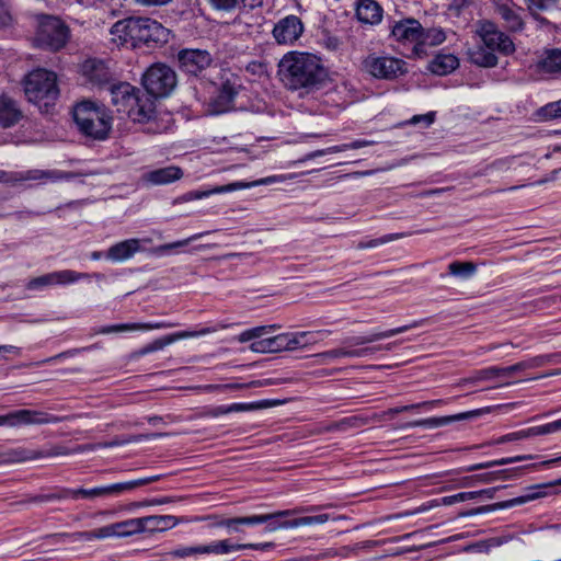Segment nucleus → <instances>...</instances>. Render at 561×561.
<instances>
[{"mask_svg":"<svg viewBox=\"0 0 561 561\" xmlns=\"http://www.w3.org/2000/svg\"><path fill=\"white\" fill-rule=\"evenodd\" d=\"M278 75L287 89L310 92L323 82L327 71L318 56L289 51L279 60Z\"/></svg>","mask_w":561,"mask_h":561,"instance_id":"f257e3e1","label":"nucleus"},{"mask_svg":"<svg viewBox=\"0 0 561 561\" xmlns=\"http://www.w3.org/2000/svg\"><path fill=\"white\" fill-rule=\"evenodd\" d=\"M110 95L117 112L126 114L134 122L146 123L154 115L153 99L128 82L111 85Z\"/></svg>","mask_w":561,"mask_h":561,"instance_id":"f03ea898","label":"nucleus"},{"mask_svg":"<svg viewBox=\"0 0 561 561\" xmlns=\"http://www.w3.org/2000/svg\"><path fill=\"white\" fill-rule=\"evenodd\" d=\"M73 119L79 131L93 140H105L112 128V117L106 108L91 101L75 106Z\"/></svg>","mask_w":561,"mask_h":561,"instance_id":"7ed1b4c3","label":"nucleus"},{"mask_svg":"<svg viewBox=\"0 0 561 561\" xmlns=\"http://www.w3.org/2000/svg\"><path fill=\"white\" fill-rule=\"evenodd\" d=\"M23 84L25 96L39 110L47 112L58 99L57 76L53 71L35 69L25 77Z\"/></svg>","mask_w":561,"mask_h":561,"instance_id":"20e7f679","label":"nucleus"},{"mask_svg":"<svg viewBox=\"0 0 561 561\" xmlns=\"http://www.w3.org/2000/svg\"><path fill=\"white\" fill-rule=\"evenodd\" d=\"M69 34L68 26L59 18L43 15L38 21L36 43L39 47L56 51L66 45Z\"/></svg>","mask_w":561,"mask_h":561,"instance_id":"39448f33","label":"nucleus"},{"mask_svg":"<svg viewBox=\"0 0 561 561\" xmlns=\"http://www.w3.org/2000/svg\"><path fill=\"white\" fill-rule=\"evenodd\" d=\"M142 84L147 95L163 98L169 95L176 85V75L164 64H154L142 76Z\"/></svg>","mask_w":561,"mask_h":561,"instance_id":"423d86ee","label":"nucleus"},{"mask_svg":"<svg viewBox=\"0 0 561 561\" xmlns=\"http://www.w3.org/2000/svg\"><path fill=\"white\" fill-rule=\"evenodd\" d=\"M131 35L134 48L141 44L151 47L152 45L168 43L170 32L156 20L150 18L133 16Z\"/></svg>","mask_w":561,"mask_h":561,"instance_id":"0eeeda50","label":"nucleus"},{"mask_svg":"<svg viewBox=\"0 0 561 561\" xmlns=\"http://www.w3.org/2000/svg\"><path fill=\"white\" fill-rule=\"evenodd\" d=\"M363 66L374 78L383 80H394L408 72V64L403 59L389 55H368Z\"/></svg>","mask_w":561,"mask_h":561,"instance_id":"6e6552de","label":"nucleus"},{"mask_svg":"<svg viewBox=\"0 0 561 561\" xmlns=\"http://www.w3.org/2000/svg\"><path fill=\"white\" fill-rule=\"evenodd\" d=\"M71 451L60 445H53L48 448H32L26 446H18L0 451V465L21 463L26 461L39 460L43 458H51L57 456H66Z\"/></svg>","mask_w":561,"mask_h":561,"instance_id":"1a4fd4ad","label":"nucleus"},{"mask_svg":"<svg viewBox=\"0 0 561 561\" xmlns=\"http://www.w3.org/2000/svg\"><path fill=\"white\" fill-rule=\"evenodd\" d=\"M330 330L287 332L270 336L273 353L294 351L328 337Z\"/></svg>","mask_w":561,"mask_h":561,"instance_id":"9d476101","label":"nucleus"},{"mask_svg":"<svg viewBox=\"0 0 561 561\" xmlns=\"http://www.w3.org/2000/svg\"><path fill=\"white\" fill-rule=\"evenodd\" d=\"M162 476H150L146 478H140L136 480L118 482L110 485H101L92 489H76V500L84 499V500H94L96 497H105L111 495H118L121 493L131 491L138 486H142L156 481H159Z\"/></svg>","mask_w":561,"mask_h":561,"instance_id":"9b49d317","label":"nucleus"},{"mask_svg":"<svg viewBox=\"0 0 561 561\" xmlns=\"http://www.w3.org/2000/svg\"><path fill=\"white\" fill-rule=\"evenodd\" d=\"M390 36L401 45H412V53L415 56L422 55L420 39L422 37V25L415 19H402L390 25Z\"/></svg>","mask_w":561,"mask_h":561,"instance_id":"f8f14e48","label":"nucleus"},{"mask_svg":"<svg viewBox=\"0 0 561 561\" xmlns=\"http://www.w3.org/2000/svg\"><path fill=\"white\" fill-rule=\"evenodd\" d=\"M61 419L57 415L38 411L22 409L0 415V426L16 427L23 425L56 424Z\"/></svg>","mask_w":561,"mask_h":561,"instance_id":"ddd939ff","label":"nucleus"},{"mask_svg":"<svg viewBox=\"0 0 561 561\" xmlns=\"http://www.w3.org/2000/svg\"><path fill=\"white\" fill-rule=\"evenodd\" d=\"M227 328H228V324L218 323L215 327L203 328L199 331H181V332L168 334L165 336L156 339L151 343L142 346L141 348L136 351L134 355L136 357H141V356H145L147 354L161 351L165 346H168V345H170V344H172V343H174V342H176L179 340L187 339V337H195V336H201V335H206V334H210V333H214V332H216L218 330H224V329H227Z\"/></svg>","mask_w":561,"mask_h":561,"instance_id":"4468645a","label":"nucleus"},{"mask_svg":"<svg viewBox=\"0 0 561 561\" xmlns=\"http://www.w3.org/2000/svg\"><path fill=\"white\" fill-rule=\"evenodd\" d=\"M178 62L184 72L197 76L211 65L213 57L205 49L184 48L178 53Z\"/></svg>","mask_w":561,"mask_h":561,"instance_id":"2eb2a0df","label":"nucleus"},{"mask_svg":"<svg viewBox=\"0 0 561 561\" xmlns=\"http://www.w3.org/2000/svg\"><path fill=\"white\" fill-rule=\"evenodd\" d=\"M89 277V274L79 273L72 270H62L51 272L28 280L26 288L28 290H41L51 285H68Z\"/></svg>","mask_w":561,"mask_h":561,"instance_id":"dca6fc26","label":"nucleus"},{"mask_svg":"<svg viewBox=\"0 0 561 561\" xmlns=\"http://www.w3.org/2000/svg\"><path fill=\"white\" fill-rule=\"evenodd\" d=\"M479 34L483 45L494 53L499 51L503 55H510L515 50V45L510 36L499 31L492 22H484Z\"/></svg>","mask_w":561,"mask_h":561,"instance_id":"f3484780","label":"nucleus"},{"mask_svg":"<svg viewBox=\"0 0 561 561\" xmlns=\"http://www.w3.org/2000/svg\"><path fill=\"white\" fill-rule=\"evenodd\" d=\"M8 178L9 183L32 181L37 182L38 184H46L48 182L56 183L64 180H70L73 178V174L60 170L32 169L22 172L8 173Z\"/></svg>","mask_w":561,"mask_h":561,"instance_id":"a211bd4d","label":"nucleus"},{"mask_svg":"<svg viewBox=\"0 0 561 561\" xmlns=\"http://www.w3.org/2000/svg\"><path fill=\"white\" fill-rule=\"evenodd\" d=\"M304 23L297 15L280 19L273 28V36L278 44L291 45L302 35Z\"/></svg>","mask_w":561,"mask_h":561,"instance_id":"6ab92c4d","label":"nucleus"},{"mask_svg":"<svg viewBox=\"0 0 561 561\" xmlns=\"http://www.w3.org/2000/svg\"><path fill=\"white\" fill-rule=\"evenodd\" d=\"M495 13L504 21V26L510 32H520L525 27L523 8L513 0H492Z\"/></svg>","mask_w":561,"mask_h":561,"instance_id":"aec40b11","label":"nucleus"},{"mask_svg":"<svg viewBox=\"0 0 561 561\" xmlns=\"http://www.w3.org/2000/svg\"><path fill=\"white\" fill-rule=\"evenodd\" d=\"M238 93V85L234 82L230 80L224 81L209 102V112L219 115L233 110L234 99Z\"/></svg>","mask_w":561,"mask_h":561,"instance_id":"412c9836","label":"nucleus"},{"mask_svg":"<svg viewBox=\"0 0 561 561\" xmlns=\"http://www.w3.org/2000/svg\"><path fill=\"white\" fill-rule=\"evenodd\" d=\"M488 411H489V408L472 410V411L462 412V413H458V414H454V415H447V416L422 419V420H417V421L409 423L408 427L436 428V427L448 425L453 422L469 420V419H473L476 416H480L484 412H488Z\"/></svg>","mask_w":561,"mask_h":561,"instance_id":"4be33fe9","label":"nucleus"},{"mask_svg":"<svg viewBox=\"0 0 561 561\" xmlns=\"http://www.w3.org/2000/svg\"><path fill=\"white\" fill-rule=\"evenodd\" d=\"M80 71L88 82L96 85L107 83L112 73L103 60L88 59L80 66Z\"/></svg>","mask_w":561,"mask_h":561,"instance_id":"5701e85b","label":"nucleus"},{"mask_svg":"<svg viewBox=\"0 0 561 561\" xmlns=\"http://www.w3.org/2000/svg\"><path fill=\"white\" fill-rule=\"evenodd\" d=\"M426 322H427L426 319L415 320V321H413V322H411L409 324H405V325H402V327H398V328H394V329H390V330H387V331L374 332V333H371L369 335H366V336L352 337V339L348 340V343L354 345V346H359V345L373 343V342H376V341H379V340H383V339H388V337L394 336V335L400 334V333H404V332H407V331H409L411 329H415V328L422 327Z\"/></svg>","mask_w":561,"mask_h":561,"instance_id":"b1692460","label":"nucleus"},{"mask_svg":"<svg viewBox=\"0 0 561 561\" xmlns=\"http://www.w3.org/2000/svg\"><path fill=\"white\" fill-rule=\"evenodd\" d=\"M140 243L141 240L137 238L117 242L108 248L106 259L112 262L127 261L141 250Z\"/></svg>","mask_w":561,"mask_h":561,"instance_id":"393cba45","label":"nucleus"},{"mask_svg":"<svg viewBox=\"0 0 561 561\" xmlns=\"http://www.w3.org/2000/svg\"><path fill=\"white\" fill-rule=\"evenodd\" d=\"M556 486H561V478L547 483L531 485L527 489V493L525 495L499 503L495 506L500 508H507L515 505L524 504L529 501H534L536 499L546 496L548 493L543 492V489H553Z\"/></svg>","mask_w":561,"mask_h":561,"instance_id":"a878e982","label":"nucleus"},{"mask_svg":"<svg viewBox=\"0 0 561 561\" xmlns=\"http://www.w3.org/2000/svg\"><path fill=\"white\" fill-rule=\"evenodd\" d=\"M23 118V113L18 103L10 96L0 95V126L9 128L16 125Z\"/></svg>","mask_w":561,"mask_h":561,"instance_id":"bb28decb","label":"nucleus"},{"mask_svg":"<svg viewBox=\"0 0 561 561\" xmlns=\"http://www.w3.org/2000/svg\"><path fill=\"white\" fill-rule=\"evenodd\" d=\"M318 508H319L318 506L298 507V508H293V510L278 511V512L271 513V514L244 516V517H240L239 522L241 525H250V526L267 523V526H268L270 524H274L273 520L277 517H286V516H291V515L306 513V512H316V511H318Z\"/></svg>","mask_w":561,"mask_h":561,"instance_id":"cd10ccee","label":"nucleus"},{"mask_svg":"<svg viewBox=\"0 0 561 561\" xmlns=\"http://www.w3.org/2000/svg\"><path fill=\"white\" fill-rule=\"evenodd\" d=\"M182 176L181 168L170 165L145 173L144 180L153 185H165L180 180Z\"/></svg>","mask_w":561,"mask_h":561,"instance_id":"c85d7f7f","label":"nucleus"},{"mask_svg":"<svg viewBox=\"0 0 561 561\" xmlns=\"http://www.w3.org/2000/svg\"><path fill=\"white\" fill-rule=\"evenodd\" d=\"M382 8L375 0H359L356 7V16L365 24H378L382 19Z\"/></svg>","mask_w":561,"mask_h":561,"instance_id":"c756f323","label":"nucleus"},{"mask_svg":"<svg viewBox=\"0 0 561 561\" xmlns=\"http://www.w3.org/2000/svg\"><path fill=\"white\" fill-rule=\"evenodd\" d=\"M276 179H277L276 176H267V178H263V179H260V180H256L253 182L237 181V182H232V183H229L226 185L216 186L211 191L201 192L197 194V197L203 198V197L209 196L210 194H224V193H229V192H233V191L250 188L253 186L267 185V184L275 183Z\"/></svg>","mask_w":561,"mask_h":561,"instance_id":"7c9ffc66","label":"nucleus"},{"mask_svg":"<svg viewBox=\"0 0 561 561\" xmlns=\"http://www.w3.org/2000/svg\"><path fill=\"white\" fill-rule=\"evenodd\" d=\"M178 524L173 515H150L141 517L142 533L165 531Z\"/></svg>","mask_w":561,"mask_h":561,"instance_id":"2f4dec72","label":"nucleus"},{"mask_svg":"<svg viewBox=\"0 0 561 561\" xmlns=\"http://www.w3.org/2000/svg\"><path fill=\"white\" fill-rule=\"evenodd\" d=\"M171 327H173V324L165 323V322L124 323V324H113V325L102 327L100 330H98L96 333L110 334V333L137 331V330L148 331V330H157V329H164V328H171Z\"/></svg>","mask_w":561,"mask_h":561,"instance_id":"473e14b6","label":"nucleus"},{"mask_svg":"<svg viewBox=\"0 0 561 561\" xmlns=\"http://www.w3.org/2000/svg\"><path fill=\"white\" fill-rule=\"evenodd\" d=\"M550 433H554L552 422L503 435L496 440V443L504 444L508 442L526 439L533 436L547 435Z\"/></svg>","mask_w":561,"mask_h":561,"instance_id":"72a5a7b5","label":"nucleus"},{"mask_svg":"<svg viewBox=\"0 0 561 561\" xmlns=\"http://www.w3.org/2000/svg\"><path fill=\"white\" fill-rule=\"evenodd\" d=\"M131 25L133 16L117 21L111 27L112 41L117 45L130 44L133 47Z\"/></svg>","mask_w":561,"mask_h":561,"instance_id":"f704fd0d","label":"nucleus"},{"mask_svg":"<svg viewBox=\"0 0 561 561\" xmlns=\"http://www.w3.org/2000/svg\"><path fill=\"white\" fill-rule=\"evenodd\" d=\"M329 520L328 514H320L316 516H305V517H298L291 520L284 522L282 524H270L266 529L268 531H274L278 528H297L301 526H311V525H319L324 524Z\"/></svg>","mask_w":561,"mask_h":561,"instance_id":"c9c22d12","label":"nucleus"},{"mask_svg":"<svg viewBox=\"0 0 561 561\" xmlns=\"http://www.w3.org/2000/svg\"><path fill=\"white\" fill-rule=\"evenodd\" d=\"M459 66L458 58L453 54H439L430 65V70L437 76H446Z\"/></svg>","mask_w":561,"mask_h":561,"instance_id":"e433bc0d","label":"nucleus"},{"mask_svg":"<svg viewBox=\"0 0 561 561\" xmlns=\"http://www.w3.org/2000/svg\"><path fill=\"white\" fill-rule=\"evenodd\" d=\"M540 71L546 73H554L561 71V49L554 48L547 50L538 62Z\"/></svg>","mask_w":561,"mask_h":561,"instance_id":"4c0bfd02","label":"nucleus"},{"mask_svg":"<svg viewBox=\"0 0 561 561\" xmlns=\"http://www.w3.org/2000/svg\"><path fill=\"white\" fill-rule=\"evenodd\" d=\"M470 60L480 67L491 68L496 66L497 64V57L488 47L484 45L478 46L470 53Z\"/></svg>","mask_w":561,"mask_h":561,"instance_id":"58836bf2","label":"nucleus"},{"mask_svg":"<svg viewBox=\"0 0 561 561\" xmlns=\"http://www.w3.org/2000/svg\"><path fill=\"white\" fill-rule=\"evenodd\" d=\"M116 537H129L142 533L141 517L114 523Z\"/></svg>","mask_w":561,"mask_h":561,"instance_id":"ea45409f","label":"nucleus"},{"mask_svg":"<svg viewBox=\"0 0 561 561\" xmlns=\"http://www.w3.org/2000/svg\"><path fill=\"white\" fill-rule=\"evenodd\" d=\"M203 552L214 554H227L233 551L242 550V543H232L229 539L214 541L209 545H203Z\"/></svg>","mask_w":561,"mask_h":561,"instance_id":"a19ab883","label":"nucleus"},{"mask_svg":"<svg viewBox=\"0 0 561 561\" xmlns=\"http://www.w3.org/2000/svg\"><path fill=\"white\" fill-rule=\"evenodd\" d=\"M446 39L445 33L440 28L432 27L424 28L422 26V37L420 39V47H422V54L425 53L427 46H436L442 44Z\"/></svg>","mask_w":561,"mask_h":561,"instance_id":"79ce46f5","label":"nucleus"},{"mask_svg":"<svg viewBox=\"0 0 561 561\" xmlns=\"http://www.w3.org/2000/svg\"><path fill=\"white\" fill-rule=\"evenodd\" d=\"M72 536L76 539H82V540H87V541H91L94 539H104V538H110V537H116L113 524L106 525V526H103L101 528L90 530V531H78V533L72 534Z\"/></svg>","mask_w":561,"mask_h":561,"instance_id":"37998d69","label":"nucleus"},{"mask_svg":"<svg viewBox=\"0 0 561 561\" xmlns=\"http://www.w3.org/2000/svg\"><path fill=\"white\" fill-rule=\"evenodd\" d=\"M527 459H533V456H530V455L529 456H516V457L501 458V459L486 461V462H480V463H476V465L466 467L462 469V471L471 472V471H476V470L488 469V468L495 467V466L510 465V463H514V462H518V461H523V460H527Z\"/></svg>","mask_w":561,"mask_h":561,"instance_id":"c03bdc74","label":"nucleus"},{"mask_svg":"<svg viewBox=\"0 0 561 561\" xmlns=\"http://www.w3.org/2000/svg\"><path fill=\"white\" fill-rule=\"evenodd\" d=\"M477 272V266L472 262L454 261L448 265V273L453 276L468 279Z\"/></svg>","mask_w":561,"mask_h":561,"instance_id":"a18cd8bd","label":"nucleus"},{"mask_svg":"<svg viewBox=\"0 0 561 561\" xmlns=\"http://www.w3.org/2000/svg\"><path fill=\"white\" fill-rule=\"evenodd\" d=\"M367 145H369V141L356 140V141H353V142H350V144H344V145H341V146H333V147H329V148H325V149H322V150L312 151V152H310L307 156V158L308 159H314L317 157L324 156V154H330V153H335V152H341V151L352 150V149H359V148H363V147H365Z\"/></svg>","mask_w":561,"mask_h":561,"instance_id":"49530a36","label":"nucleus"},{"mask_svg":"<svg viewBox=\"0 0 561 561\" xmlns=\"http://www.w3.org/2000/svg\"><path fill=\"white\" fill-rule=\"evenodd\" d=\"M277 403H278V401H274V400H261V401H255V402H250V403H231V404H228V411L230 413H237V412L267 409V408L276 405Z\"/></svg>","mask_w":561,"mask_h":561,"instance_id":"de8ad7c7","label":"nucleus"},{"mask_svg":"<svg viewBox=\"0 0 561 561\" xmlns=\"http://www.w3.org/2000/svg\"><path fill=\"white\" fill-rule=\"evenodd\" d=\"M407 236H410V233H405V232L389 233V234H385V236H382L380 238L371 239V240H368V241H359L357 243L356 248L359 249V250L371 249V248H376V247L386 244V243L391 242V241L399 240V239L404 238Z\"/></svg>","mask_w":561,"mask_h":561,"instance_id":"09e8293b","label":"nucleus"},{"mask_svg":"<svg viewBox=\"0 0 561 561\" xmlns=\"http://www.w3.org/2000/svg\"><path fill=\"white\" fill-rule=\"evenodd\" d=\"M442 403H443L442 400L424 401V402H420V403H415V404L392 408V409H389L388 411H386L385 414L389 415V416H392L394 414H399V413H402V412H405V411H411V410L421 409V408L432 409V408H435V407H437V405H439Z\"/></svg>","mask_w":561,"mask_h":561,"instance_id":"8fccbe9b","label":"nucleus"},{"mask_svg":"<svg viewBox=\"0 0 561 561\" xmlns=\"http://www.w3.org/2000/svg\"><path fill=\"white\" fill-rule=\"evenodd\" d=\"M394 345H396V343H389L387 345H376V346H368V347H363V348L348 350V357H352V358L367 357V356H370V355L375 354L376 352H379L382 350L391 351Z\"/></svg>","mask_w":561,"mask_h":561,"instance_id":"3c124183","label":"nucleus"},{"mask_svg":"<svg viewBox=\"0 0 561 561\" xmlns=\"http://www.w3.org/2000/svg\"><path fill=\"white\" fill-rule=\"evenodd\" d=\"M525 2L529 12L535 15L557 8L558 0H525Z\"/></svg>","mask_w":561,"mask_h":561,"instance_id":"603ef678","label":"nucleus"},{"mask_svg":"<svg viewBox=\"0 0 561 561\" xmlns=\"http://www.w3.org/2000/svg\"><path fill=\"white\" fill-rule=\"evenodd\" d=\"M268 381L265 380H254L249 383H229V385H208L205 387L206 390L213 391L217 389H244V388H251V387H263L268 385Z\"/></svg>","mask_w":561,"mask_h":561,"instance_id":"864d4df0","label":"nucleus"},{"mask_svg":"<svg viewBox=\"0 0 561 561\" xmlns=\"http://www.w3.org/2000/svg\"><path fill=\"white\" fill-rule=\"evenodd\" d=\"M559 354H545L538 355L527 359L529 369L539 368L548 364L558 363Z\"/></svg>","mask_w":561,"mask_h":561,"instance_id":"5fc2aeb1","label":"nucleus"},{"mask_svg":"<svg viewBox=\"0 0 561 561\" xmlns=\"http://www.w3.org/2000/svg\"><path fill=\"white\" fill-rule=\"evenodd\" d=\"M540 115L545 119L561 117V100L546 104L540 108Z\"/></svg>","mask_w":561,"mask_h":561,"instance_id":"6e6d98bb","label":"nucleus"},{"mask_svg":"<svg viewBox=\"0 0 561 561\" xmlns=\"http://www.w3.org/2000/svg\"><path fill=\"white\" fill-rule=\"evenodd\" d=\"M203 545L193 546V547H180L169 552V554L173 558H187L193 554H204Z\"/></svg>","mask_w":561,"mask_h":561,"instance_id":"4d7b16f0","label":"nucleus"},{"mask_svg":"<svg viewBox=\"0 0 561 561\" xmlns=\"http://www.w3.org/2000/svg\"><path fill=\"white\" fill-rule=\"evenodd\" d=\"M68 499L76 500V489L61 488L50 494L45 495L46 501L68 500Z\"/></svg>","mask_w":561,"mask_h":561,"instance_id":"13d9d810","label":"nucleus"},{"mask_svg":"<svg viewBox=\"0 0 561 561\" xmlns=\"http://www.w3.org/2000/svg\"><path fill=\"white\" fill-rule=\"evenodd\" d=\"M505 472H506V470H496V471H490V472L476 474L477 483H485L486 484V483H492L500 479H504Z\"/></svg>","mask_w":561,"mask_h":561,"instance_id":"bf43d9fd","label":"nucleus"},{"mask_svg":"<svg viewBox=\"0 0 561 561\" xmlns=\"http://www.w3.org/2000/svg\"><path fill=\"white\" fill-rule=\"evenodd\" d=\"M250 350L254 353L261 354L273 353L270 336L265 335L263 339L252 342L250 344Z\"/></svg>","mask_w":561,"mask_h":561,"instance_id":"052dcab7","label":"nucleus"},{"mask_svg":"<svg viewBox=\"0 0 561 561\" xmlns=\"http://www.w3.org/2000/svg\"><path fill=\"white\" fill-rule=\"evenodd\" d=\"M477 497H478V493H472V491L471 492H460V493H457L454 495L443 497V503L445 505H451L457 502H465V501L473 500Z\"/></svg>","mask_w":561,"mask_h":561,"instance_id":"680f3d73","label":"nucleus"},{"mask_svg":"<svg viewBox=\"0 0 561 561\" xmlns=\"http://www.w3.org/2000/svg\"><path fill=\"white\" fill-rule=\"evenodd\" d=\"M277 328H279V327L273 324V325L255 327V328H252V329H249V330L251 332V335H252V339H253V342H254V341L263 339L265 335H267L268 333L273 332Z\"/></svg>","mask_w":561,"mask_h":561,"instance_id":"e2e57ef3","label":"nucleus"},{"mask_svg":"<svg viewBox=\"0 0 561 561\" xmlns=\"http://www.w3.org/2000/svg\"><path fill=\"white\" fill-rule=\"evenodd\" d=\"M316 356L322 358L323 360L335 359V358H340V357H348V350L347 348H334V350L319 353Z\"/></svg>","mask_w":561,"mask_h":561,"instance_id":"0e129e2a","label":"nucleus"},{"mask_svg":"<svg viewBox=\"0 0 561 561\" xmlns=\"http://www.w3.org/2000/svg\"><path fill=\"white\" fill-rule=\"evenodd\" d=\"M208 233H209V231L198 232V233H195L186 239L171 242V243H169V245L172 250H176V249L188 245L191 242L196 241Z\"/></svg>","mask_w":561,"mask_h":561,"instance_id":"69168bd1","label":"nucleus"},{"mask_svg":"<svg viewBox=\"0 0 561 561\" xmlns=\"http://www.w3.org/2000/svg\"><path fill=\"white\" fill-rule=\"evenodd\" d=\"M495 377H497L496 366H492L477 371L474 380H489Z\"/></svg>","mask_w":561,"mask_h":561,"instance_id":"338daca9","label":"nucleus"},{"mask_svg":"<svg viewBox=\"0 0 561 561\" xmlns=\"http://www.w3.org/2000/svg\"><path fill=\"white\" fill-rule=\"evenodd\" d=\"M434 119H435V113L428 112L423 115H414L411 118V123L412 124L423 123L425 126H430L434 123Z\"/></svg>","mask_w":561,"mask_h":561,"instance_id":"774afa93","label":"nucleus"}]
</instances>
